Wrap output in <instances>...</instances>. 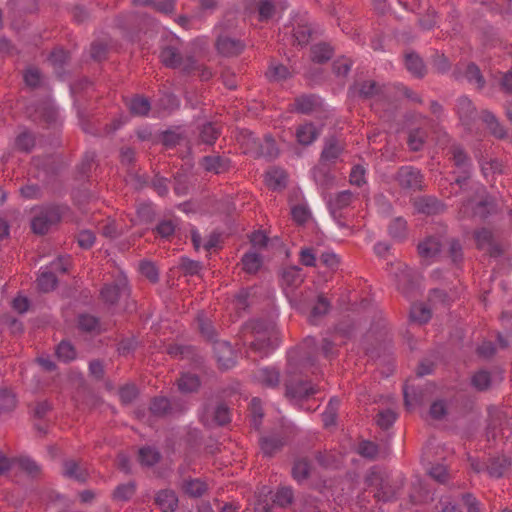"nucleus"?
I'll return each instance as SVG.
<instances>
[{
	"label": "nucleus",
	"instance_id": "1",
	"mask_svg": "<svg viewBox=\"0 0 512 512\" xmlns=\"http://www.w3.org/2000/svg\"><path fill=\"white\" fill-rule=\"evenodd\" d=\"M334 355V344L323 339L321 347L313 337H307L299 347L288 354V379L285 383L286 397L300 401L315 395L319 388L309 381L308 373L319 371L320 358L329 359Z\"/></svg>",
	"mask_w": 512,
	"mask_h": 512
},
{
	"label": "nucleus",
	"instance_id": "2",
	"mask_svg": "<svg viewBox=\"0 0 512 512\" xmlns=\"http://www.w3.org/2000/svg\"><path fill=\"white\" fill-rule=\"evenodd\" d=\"M254 339L251 341V349L262 357L278 346V331L273 323L262 320L253 321L250 324Z\"/></svg>",
	"mask_w": 512,
	"mask_h": 512
},
{
	"label": "nucleus",
	"instance_id": "3",
	"mask_svg": "<svg viewBox=\"0 0 512 512\" xmlns=\"http://www.w3.org/2000/svg\"><path fill=\"white\" fill-rule=\"evenodd\" d=\"M180 41L178 38L172 37L163 45L160 52L161 62L170 68L179 69L183 72H190L194 58L186 55L185 57L180 53Z\"/></svg>",
	"mask_w": 512,
	"mask_h": 512
},
{
	"label": "nucleus",
	"instance_id": "4",
	"mask_svg": "<svg viewBox=\"0 0 512 512\" xmlns=\"http://www.w3.org/2000/svg\"><path fill=\"white\" fill-rule=\"evenodd\" d=\"M366 482L369 486L375 488L374 496L381 501L391 500L399 488L396 480L378 468L371 469Z\"/></svg>",
	"mask_w": 512,
	"mask_h": 512
},
{
	"label": "nucleus",
	"instance_id": "5",
	"mask_svg": "<svg viewBox=\"0 0 512 512\" xmlns=\"http://www.w3.org/2000/svg\"><path fill=\"white\" fill-rule=\"evenodd\" d=\"M495 208L493 200L486 195V191L483 187H475V195L463 202L460 207L459 213L462 217H475L480 218L486 217Z\"/></svg>",
	"mask_w": 512,
	"mask_h": 512
},
{
	"label": "nucleus",
	"instance_id": "6",
	"mask_svg": "<svg viewBox=\"0 0 512 512\" xmlns=\"http://www.w3.org/2000/svg\"><path fill=\"white\" fill-rule=\"evenodd\" d=\"M303 274L301 268L297 266H289L283 269L281 277V285L289 297L290 302L293 303L300 311H303V300L298 299L294 294L295 289L303 282Z\"/></svg>",
	"mask_w": 512,
	"mask_h": 512
},
{
	"label": "nucleus",
	"instance_id": "7",
	"mask_svg": "<svg viewBox=\"0 0 512 512\" xmlns=\"http://www.w3.org/2000/svg\"><path fill=\"white\" fill-rule=\"evenodd\" d=\"M61 217V213L56 206L41 207L34 211L31 220V228L34 233L43 235L49 228L56 224Z\"/></svg>",
	"mask_w": 512,
	"mask_h": 512
},
{
	"label": "nucleus",
	"instance_id": "8",
	"mask_svg": "<svg viewBox=\"0 0 512 512\" xmlns=\"http://www.w3.org/2000/svg\"><path fill=\"white\" fill-rule=\"evenodd\" d=\"M127 279L119 272L112 284H105L100 295L101 299L109 305L116 304L122 297L128 295Z\"/></svg>",
	"mask_w": 512,
	"mask_h": 512
},
{
	"label": "nucleus",
	"instance_id": "9",
	"mask_svg": "<svg viewBox=\"0 0 512 512\" xmlns=\"http://www.w3.org/2000/svg\"><path fill=\"white\" fill-rule=\"evenodd\" d=\"M390 273L395 277L397 288L404 294L409 295L416 284L414 272L404 263L398 262L392 265Z\"/></svg>",
	"mask_w": 512,
	"mask_h": 512
},
{
	"label": "nucleus",
	"instance_id": "10",
	"mask_svg": "<svg viewBox=\"0 0 512 512\" xmlns=\"http://www.w3.org/2000/svg\"><path fill=\"white\" fill-rule=\"evenodd\" d=\"M11 469H19L29 475H36L39 472V466L27 457L10 460L5 455L0 453V475L5 474Z\"/></svg>",
	"mask_w": 512,
	"mask_h": 512
},
{
	"label": "nucleus",
	"instance_id": "11",
	"mask_svg": "<svg viewBox=\"0 0 512 512\" xmlns=\"http://www.w3.org/2000/svg\"><path fill=\"white\" fill-rule=\"evenodd\" d=\"M397 182L405 189L420 190L423 187V176L420 171L411 166H403L398 170Z\"/></svg>",
	"mask_w": 512,
	"mask_h": 512
},
{
	"label": "nucleus",
	"instance_id": "12",
	"mask_svg": "<svg viewBox=\"0 0 512 512\" xmlns=\"http://www.w3.org/2000/svg\"><path fill=\"white\" fill-rule=\"evenodd\" d=\"M477 247L491 256H498L502 253V246L495 240L493 233L488 229H480L475 232Z\"/></svg>",
	"mask_w": 512,
	"mask_h": 512
},
{
	"label": "nucleus",
	"instance_id": "13",
	"mask_svg": "<svg viewBox=\"0 0 512 512\" xmlns=\"http://www.w3.org/2000/svg\"><path fill=\"white\" fill-rule=\"evenodd\" d=\"M253 147H247L245 152L252 153L255 156L274 158L278 155V148L271 136H265L262 142L250 135Z\"/></svg>",
	"mask_w": 512,
	"mask_h": 512
},
{
	"label": "nucleus",
	"instance_id": "14",
	"mask_svg": "<svg viewBox=\"0 0 512 512\" xmlns=\"http://www.w3.org/2000/svg\"><path fill=\"white\" fill-rule=\"evenodd\" d=\"M253 381L263 387L275 388L280 383V373L274 367H261L252 375Z\"/></svg>",
	"mask_w": 512,
	"mask_h": 512
},
{
	"label": "nucleus",
	"instance_id": "15",
	"mask_svg": "<svg viewBox=\"0 0 512 512\" xmlns=\"http://www.w3.org/2000/svg\"><path fill=\"white\" fill-rule=\"evenodd\" d=\"M451 154L454 165L465 175L463 177L458 176L455 180L456 184L461 188L463 183L466 181L470 171V159L467 157L463 149L458 145L452 146Z\"/></svg>",
	"mask_w": 512,
	"mask_h": 512
},
{
	"label": "nucleus",
	"instance_id": "16",
	"mask_svg": "<svg viewBox=\"0 0 512 512\" xmlns=\"http://www.w3.org/2000/svg\"><path fill=\"white\" fill-rule=\"evenodd\" d=\"M344 147L340 140L337 138H329L326 140L324 148L321 153V164H334L343 153Z\"/></svg>",
	"mask_w": 512,
	"mask_h": 512
},
{
	"label": "nucleus",
	"instance_id": "17",
	"mask_svg": "<svg viewBox=\"0 0 512 512\" xmlns=\"http://www.w3.org/2000/svg\"><path fill=\"white\" fill-rule=\"evenodd\" d=\"M213 350L220 367L229 369L234 366V352L227 341H216L213 345Z\"/></svg>",
	"mask_w": 512,
	"mask_h": 512
},
{
	"label": "nucleus",
	"instance_id": "18",
	"mask_svg": "<svg viewBox=\"0 0 512 512\" xmlns=\"http://www.w3.org/2000/svg\"><path fill=\"white\" fill-rule=\"evenodd\" d=\"M456 77H463L471 84H474L477 88H482L484 86V79L481 75L479 68L473 64H466L460 67H457L455 70Z\"/></svg>",
	"mask_w": 512,
	"mask_h": 512
},
{
	"label": "nucleus",
	"instance_id": "19",
	"mask_svg": "<svg viewBox=\"0 0 512 512\" xmlns=\"http://www.w3.org/2000/svg\"><path fill=\"white\" fill-rule=\"evenodd\" d=\"M286 433L271 434L260 439V448L264 455L271 456L278 451L284 444Z\"/></svg>",
	"mask_w": 512,
	"mask_h": 512
},
{
	"label": "nucleus",
	"instance_id": "20",
	"mask_svg": "<svg viewBox=\"0 0 512 512\" xmlns=\"http://www.w3.org/2000/svg\"><path fill=\"white\" fill-rule=\"evenodd\" d=\"M442 242L436 237H429L418 245V252L422 259L432 260L434 259L442 247Z\"/></svg>",
	"mask_w": 512,
	"mask_h": 512
},
{
	"label": "nucleus",
	"instance_id": "21",
	"mask_svg": "<svg viewBox=\"0 0 512 512\" xmlns=\"http://www.w3.org/2000/svg\"><path fill=\"white\" fill-rule=\"evenodd\" d=\"M218 51L226 56H235L241 53L244 45L241 41L228 36H220L216 43Z\"/></svg>",
	"mask_w": 512,
	"mask_h": 512
},
{
	"label": "nucleus",
	"instance_id": "22",
	"mask_svg": "<svg viewBox=\"0 0 512 512\" xmlns=\"http://www.w3.org/2000/svg\"><path fill=\"white\" fill-rule=\"evenodd\" d=\"M483 121L487 124L490 132L497 138L507 141L512 145V133L509 134L505 131V129L499 124L495 116L485 111L482 115Z\"/></svg>",
	"mask_w": 512,
	"mask_h": 512
},
{
	"label": "nucleus",
	"instance_id": "23",
	"mask_svg": "<svg viewBox=\"0 0 512 512\" xmlns=\"http://www.w3.org/2000/svg\"><path fill=\"white\" fill-rule=\"evenodd\" d=\"M201 165L208 172L220 174L229 168V160L219 155H211L204 157Z\"/></svg>",
	"mask_w": 512,
	"mask_h": 512
},
{
	"label": "nucleus",
	"instance_id": "24",
	"mask_svg": "<svg viewBox=\"0 0 512 512\" xmlns=\"http://www.w3.org/2000/svg\"><path fill=\"white\" fill-rule=\"evenodd\" d=\"M456 111L460 121L464 125H468L475 117V107L471 100L465 96L458 98Z\"/></svg>",
	"mask_w": 512,
	"mask_h": 512
},
{
	"label": "nucleus",
	"instance_id": "25",
	"mask_svg": "<svg viewBox=\"0 0 512 512\" xmlns=\"http://www.w3.org/2000/svg\"><path fill=\"white\" fill-rule=\"evenodd\" d=\"M511 465V461L506 456L491 458L487 464V471L491 477L499 478L505 475Z\"/></svg>",
	"mask_w": 512,
	"mask_h": 512
},
{
	"label": "nucleus",
	"instance_id": "26",
	"mask_svg": "<svg viewBox=\"0 0 512 512\" xmlns=\"http://www.w3.org/2000/svg\"><path fill=\"white\" fill-rule=\"evenodd\" d=\"M286 179V172L277 167L270 168L265 174V182L273 190L283 188L286 185Z\"/></svg>",
	"mask_w": 512,
	"mask_h": 512
},
{
	"label": "nucleus",
	"instance_id": "27",
	"mask_svg": "<svg viewBox=\"0 0 512 512\" xmlns=\"http://www.w3.org/2000/svg\"><path fill=\"white\" fill-rule=\"evenodd\" d=\"M156 504L163 512H172L178 504V498L172 490H162L156 496Z\"/></svg>",
	"mask_w": 512,
	"mask_h": 512
},
{
	"label": "nucleus",
	"instance_id": "28",
	"mask_svg": "<svg viewBox=\"0 0 512 512\" xmlns=\"http://www.w3.org/2000/svg\"><path fill=\"white\" fill-rule=\"evenodd\" d=\"M319 136V131L312 123H304L296 130L297 141L302 145L313 143Z\"/></svg>",
	"mask_w": 512,
	"mask_h": 512
},
{
	"label": "nucleus",
	"instance_id": "29",
	"mask_svg": "<svg viewBox=\"0 0 512 512\" xmlns=\"http://www.w3.org/2000/svg\"><path fill=\"white\" fill-rule=\"evenodd\" d=\"M277 8H284L283 0H260L258 5L259 20L270 19Z\"/></svg>",
	"mask_w": 512,
	"mask_h": 512
},
{
	"label": "nucleus",
	"instance_id": "30",
	"mask_svg": "<svg viewBox=\"0 0 512 512\" xmlns=\"http://www.w3.org/2000/svg\"><path fill=\"white\" fill-rule=\"evenodd\" d=\"M63 474L66 477L73 478L80 482L85 481L87 478L86 469L74 460H67L64 462Z\"/></svg>",
	"mask_w": 512,
	"mask_h": 512
},
{
	"label": "nucleus",
	"instance_id": "31",
	"mask_svg": "<svg viewBox=\"0 0 512 512\" xmlns=\"http://www.w3.org/2000/svg\"><path fill=\"white\" fill-rule=\"evenodd\" d=\"M415 207L419 212L425 214H436L443 210V205L437 199L432 197H423L415 202Z\"/></svg>",
	"mask_w": 512,
	"mask_h": 512
},
{
	"label": "nucleus",
	"instance_id": "32",
	"mask_svg": "<svg viewBox=\"0 0 512 512\" xmlns=\"http://www.w3.org/2000/svg\"><path fill=\"white\" fill-rule=\"evenodd\" d=\"M352 199L353 194L348 190L337 193L333 198L329 200V207L331 212L335 214L337 211L346 208L350 205Z\"/></svg>",
	"mask_w": 512,
	"mask_h": 512
},
{
	"label": "nucleus",
	"instance_id": "33",
	"mask_svg": "<svg viewBox=\"0 0 512 512\" xmlns=\"http://www.w3.org/2000/svg\"><path fill=\"white\" fill-rule=\"evenodd\" d=\"M405 66L410 73L417 77H421L425 73L422 59L414 53H407L405 55Z\"/></svg>",
	"mask_w": 512,
	"mask_h": 512
},
{
	"label": "nucleus",
	"instance_id": "34",
	"mask_svg": "<svg viewBox=\"0 0 512 512\" xmlns=\"http://www.w3.org/2000/svg\"><path fill=\"white\" fill-rule=\"evenodd\" d=\"M262 265V258L254 251H249L242 257L243 270L249 274L256 273Z\"/></svg>",
	"mask_w": 512,
	"mask_h": 512
},
{
	"label": "nucleus",
	"instance_id": "35",
	"mask_svg": "<svg viewBox=\"0 0 512 512\" xmlns=\"http://www.w3.org/2000/svg\"><path fill=\"white\" fill-rule=\"evenodd\" d=\"M127 106L130 110V112L133 115L136 116H144L147 115V113L150 110V103L149 101L142 97V96H135L133 97L128 103Z\"/></svg>",
	"mask_w": 512,
	"mask_h": 512
},
{
	"label": "nucleus",
	"instance_id": "36",
	"mask_svg": "<svg viewBox=\"0 0 512 512\" xmlns=\"http://www.w3.org/2000/svg\"><path fill=\"white\" fill-rule=\"evenodd\" d=\"M319 104L315 96H300L295 100V110L300 113H309Z\"/></svg>",
	"mask_w": 512,
	"mask_h": 512
},
{
	"label": "nucleus",
	"instance_id": "37",
	"mask_svg": "<svg viewBox=\"0 0 512 512\" xmlns=\"http://www.w3.org/2000/svg\"><path fill=\"white\" fill-rule=\"evenodd\" d=\"M410 317L413 321L423 324L429 321L431 312L424 304L415 303L411 307Z\"/></svg>",
	"mask_w": 512,
	"mask_h": 512
},
{
	"label": "nucleus",
	"instance_id": "38",
	"mask_svg": "<svg viewBox=\"0 0 512 512\" xmlns=\"http://www.w3.org/2000/svg\"><path fill=\"white\" fill-rule=\"evenodd\" d=\"M332 56V49L328 44L320 43L314 45L311 50L312 60L318 63L329 60Z\"/></svg>",
	"mask_w": 512,
	"mask_h": 512
},
{
	"label": "nucleus",
	"instance_id": "39",
	"mask_svg": "<svg viewBox=\"0 0 512 512\" xmlns=\"http://www.w3.org/2000/svg\"><path fill=\"white\" fill-rule=\"evenodd\" d=\"M266 76L272 81H282L290 76V71L282 64L271 63L266 72Z\"/></svg>",
	"mask_w": 512,
	"mask_h": 512
},
{
	"label": "nucleus",
	"instance_id": "40",
	"mask_svg": "<svg viewBox=\"0 0 512 512\" xmlns=\"http://www.w3.org/2000/svg\"><path fill=\"white\" fill-rule=\"evenodd\" d=\"M328 165L329 164H321L320 163L312 171L313 178H314L315 182L322 187L329 186V184L332 181V176L326 167Z\"/></svg>",
	"mask_w": 512,
	"mask_h": 512
},
{
	"label": "nucleus",
	"instance_id": "41",
	"mask_svg": "<svg viewBox=\"0 0 512 512\" xmlns=\"http://www.w3.org/2000/svg\"><path fill=\"white\" fill-rule=\"evenodd\" d=\"M56 277L52 271L44 270L40 273L37 284L38 288L43 292H49L56 286Z\"/></svg>",
	"mask_w": 512,
	"mask_h": 512
},
{
	"label": "nucleus",
	"instance_id": "42",
	"mask_svg": "<svg viewBox=\"0 0 512 512\" xmlns=\"http://www.w3.org/2000/svg\"><path fill=\"white\" fill-rule=\"evenodd\" d=\"M207 485L200 479H188L183 483L184 491L191 496H201L206 491Z\"/></svg>",
	"mask_w": 512,
	"mask_h": 512
},
{
	"label": "nucleus",
	"instance_id": "43",
	"mask_svg": "<svg viewBox=\"0 0 512 512\" xmlns=\"http://www.w3.org/2000/svg\"><path fill=\"white\" fill-rule=\"evenodd\" d=\"M199 384L198 377L189 373L182 374L178 380V387L182 392H192L199 387Z\"/></svg>",
	"mask_w": 512,
	"mask_h": 512
},
{
	"label": "nucleus",
	"instance_id": "44",
	"mask_svg": "<svg viewBox=\"0 0 512 512\" xmlns=\"http://www.w3.org/2000/svg\"><path fill=\"white\" fill-rule=\"evenodd\" d=\"M329 302L323 296H318L316 303L313 305L310 312V321L316 323L317 318L323 316L328 312Z\"/></svg>",
	"mask_w": 512,
	"mask_h": 512
},
{
	"label": "nucleus",
	"instance_id": "45",
	"mask_svg": "<svg viewBox=\"0 0 512 512\" xmlns=\"http://www.w3.org/2000/svg\"><path fill=\"white\" fill-rule=\"evenodd\" d=\"M310 472V463L306 459H298L295 461L292 474L295 480L301 482L305 480Z\"/></svg>",
	"mask_w": 512,
	"mask_h": 512
},
{
	"label": "nucleus",
	"instance_id": "46",
	"mask_svg": "<svg viewBox=\"0 0 512 512\" xmlns=\"http://www.w3.org/2000/svg\"><path fill=\"white\" fill-rule=\"evenodd\" d=\"M34 144L33 135L27 131L20 133L15 140V148L23 152H29Z\"/></svg>",
	"mask_w": 512,
	"mask_h": 512
},
{
	"label": "nucleus",
	"instance_id": "47",
	"mask_svg": "<svg viewBox=\"0 0 512 512\" xmlns=\"http://www.w3.org/2000/svg\"><path fill=\"white\" fill-rule=\"evenodd\" d=\"M481 171L488 178L490 175L502 172V163L498 159L480 161Z\"/></svg>",
	"mask_w": 512,
	"mask_h": 512
},
{
	"label": "nucleus",
	"instance_id": "48",
	"mask_svg": "<svg viewBox=\"0 0 512 512\" xmlns=\"http://www.w3.org/2000/svg\"><path fill=\"white\" fill-rule=\"evenodd\" d=\"M359 93L364 98H373L379 96L383 92L375 81L368 80L360 85Z\"/></svg>",
	"mask_w": 512,
	"mask_h": 512
},
{
	"label": "nucleus",
	"instance_id": "49",
	"mask_svg": "<svg viewBox=\"0 0 512 512\" xmlns=\"http://www.w3.org/2000/svg\"><path fill=\"white\" fill-rule=\"evenodd\" d=\"M293 499V492L291 488L288 487H282L280 488L274 498H273V505H277L280 507H286L292 502Z\"/></svg>",
	"mask_w": 512,
	"mask_h": 512
},
{
	"label": "nucleus",
	"instance_id": "50",
	"mask_svg": "<svg viewBox=\"0 0 512 512\" xmlns=\"http://www.w3.org/2000/svg\"><path fill=\"white\" fill-rule=\"evenodd\" d=\"M218 136H219V131L214 124L207 123V124L203 125L201 132H200V138H201L202 142L211 145L216 141Z\"/></svg>",
	"mask_w": 512,
	"mask_h": 512
},
{
	"label": "nucleus",
	"instance_id": "51",
	"mask_svg": "<svg viewBox=\"0 0 512 512\" xmlns=\"http://www.w3.org/2000/svg\"><path fill=\"white\" fill-rule=\"evenodd\" d=\"M170 410V402L165 397H155L152 400L150 411L156 416L165 415Z\"/></svg>",
	"mask_w": 512,
	"mask_h": 512
},
{
	"label": "nucleus",
	"instance_id": "52",
	"mask_svg": "<svg viewBox=\"0 0 512 512\" xmlns=\"http://www.w3.org/2000/svg\"><path fill=\"white\" fill-rule=\"evenodd\" d=\"M56 355L60 360L67 362L75 358L76 352L74 347L69 342L62 341L57 346Z\"/></svg>",
	"mask_w": 512,
	"mask_h": 512
},
{
	"label": "nucleus",
	"instance_id": "53",
	"mask_svg": "<svg viewBox=\"0 0 512 512\" xmlns=\"http://www.w3.org/2000/svg\"><path fill=\"white\" fill-rule=\"evenodd\" d=\"M159 458V453L151 447H144L139 450V459L143 465H154Z\"/></svg>",
	"mask_w": 512,
	"mask_h": 512
},
{
	"label": "nucleus",
	"instance_id": "54",
	"mask_svg": "<svg viewBox=\"0 0 512 512\" xmlns=\"http://www.w3.org/2000/svg\"><path fill=\"white\" fill-rule=\"evenodd\" d=\"M135 492V485L133 482L121 484L117 486L113 493V497L116 500L125 501L130 499Z\"/></svg>",
	"mask_w": 512,
	"mask_h": 512
},
{
	"label": "nucleus",
	"instance_id": "55",
	"mask_svg": "<svg viewBox=\"0 0 512 512\" xmlns=\"http://www.w3.org/2000/svg\"><path fill=\"white\" fill-rule=\"evenodd\" d=\"M396 420V413L391 409L382 410L378 413L376 423L382 429H388Z\"/></svg>",
	"mask_w": 512,
	"mask_h": 512
},
{
	"label": "nucleus",
	"instance_id": "56",
	"mask_svg": "<svg viewBox=\"0 0 512 512\" xmlns=\"http://www.w3.org/2000/svg\"><path fill=\"white\" fill-rule=\"evenodd\" d=\"M250 412L252 415V425L254 428H258L261 423L262 418V407H261V401L257 398H253L250 403Z\"/></svg>",
	"mask_w": 512,
	"mask_h": 512
},
{
	"label": "nucleus",
	"instance_id": "57",
	"mask_svg": "<svg viewBox=\"0 0 512 512\" xmlns=\"http://www.w3.org/2000/svg\"><path fill=\"white\" fill-rule=\"evenodd\" d=\"M15 396L8 390L0 391V411H9L15 407Z\"/></svg>",
	"mask_w": 512,
	"mask_h": 512
},
{
	"label": "nucleus",
	"instance_id": "58",
	"mask_svg": "<svg viewBox=\"0 0 512 512\" xmlns=\"http://www.w3.org/2000/svg\"><path fill=\"white\" fill-rule=\"evenodd\" d=\"M358 453L363 457L373 459L378 453V446L370 441H362L358 446Z\"/></svg>",
	"mask_w": 512,
	"mask_h": 512
},
{
	"label": "nucleus",
	"instance_id": "59",
	"mask_svg": "<svg viewBox=\"0 0 512 512\" xmlns=\"http://www.w3.org/2000/svg\"><path fill=\"white\" fill-rule=\"evenodd\" d=\"M424 143V132L420 129L411 131L408 137V145L411 150L418 151Z\"/></svg>",
	"mask_w": 512,
	"mask_h": 512
},
{
	"label": "nucleus",
	"instance_id": "60",
	"mask_svg": "<svg viewBox=\"0 0 512 512\" xmlns=\"http://www.w3.org/2000/svg\"><path fill=\"white\" fill-rule=\"evenodd\" d=\"M139 270L143 276L152 282L158 279V271L152 262L142 261L139 265Z\"/></svg>",
	"mask_w": 512,
	"mask_h": 512
},
{
	"label": "nucleus",
	"instance_id": "61",
	"mask_svg": "<svg viewBox=\"0 0 512 512\" xmlns=\"http://www.w3.org/2000/svg\"><path fill=\"white\" fill-rule=\"evenodd\" d=\"M406 231V221L403 218L394 219L390 226L389 232L395 238H402Z\"/></svg>",
	"mask_w": 512,
	"mask_h": 512
},
{
	"label": "nucleus",
	"instance_id": "62",
	"mask_svg": "<svg viewBox=\"0 0 512 512\" xmlns=\"http://www.w3.org/2000/svg\"><path fill=\"white\" fill-rule=\"evenodd\" d=\"M95 241V235L90 230H82L77 235V242L83 249H89L92 247Z\"/></svg>",
	"mask_w": 512,
	"mask_h": 512
},
{
	"label": "nucleus",
	"instance_id": "63",
	"mask_svg": "<svg viewBox=\"0 0 512 512\" xmlns=\"http://www.w3.org/2000/svg\"><path fill=\"white\" fill-rule=\"evenodd\" d=\"M430 416L435 420L442 419L447 413V405L442 400L434 401L430 407Z\"/></svg>",
	"mask_w": 512,
	"mask_h": 512
},
{
	"label": "nucleus",
	"instance_id": "64",
	"mask_svg": "<svg viewBox=\"0 0 512 512\" xmlns=\"http://www.w3.org/2000/svg\"><path fill=\"white\" fill-rule=\"evenodd\" d=\"M472 383L479 390L486 389L490 384L489 373L483 370L478 371L477 373L474 374L472 378Z\"/></svg>",
	"mask_w": 512,
	"mask_h": 512
}]
</instances>
